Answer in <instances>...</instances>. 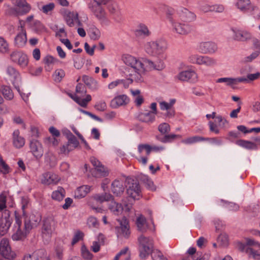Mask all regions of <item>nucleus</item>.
Returning <instances> with one entry per match:
<instances>
[{
    "instance_id": "nucleus-1",
    "label": "nucleus",
    "mask_w": 260,
    "mask_h": 260,
    "mask_svg": "<svg viewBox=\"0 0 260 260\" xmlns=\"http://www.w3.org/2000/svg\"><path fill=\"white\" fill-rule=\"evenodd\" d=\"M124 63L129 68L126 70L130 78L128 80L130 83L133 81L142 82L143 81V74L146 70V67L150 70L162 71L165 68L164 61L160 59H157L154 61L148 59L139 58L130 55H126L123 57Z\"/></svg>"
},
{
    "instance_id": "nucleus-2",
    "label": "nucleus",
    "mask_w": 260,
    "mask_h": 260,
    "mask_svg": "<svg viewBox=\"0 0 260 260\" xmlns=\"http://www.w3.org/2000/svg\"><path fill=\"white\" fill-rule=\"evenodd\" d=\"M167 48V43L164 39L147 42L144 45L145 52L149 55L156 56L163 53Z\"/></svg>"
},
{
    "instance_id": "nucleus-3",
    "label": "nucleus",
    "mask_w": 260,
    "mask_h": 260,
    "mask_svg": "<svg viewBox=\"0 0 260 260\" xmlns=\"http://www.w3.org/2000/svg\"><path fill=\"white\" fill-rule=\"evenodd\" d=\"M138 241L139 245V256L141 259H146L153 248V240L141 235L138 238Z\"/></svg>"
},
{
    "instance_id": "nucleus-4",
    "label": "nucleus",
    "mask_w": 260,
    "mask_h": 260,
    "mask_svg": "<svg viewBox=\"0 0 260 260\" xmlns=\"http://www.w3.org/2000/svg\"><path fill=\"white\" fill-rule=\"evenodd\" d=\"M107 1L103 0L94 1L88 4V8L94 16L100 21H104L106 18V12L102 7Z\"/></svg>"
},
{
    "instance_id": "nucleus-5",
    "label": "nucleus",
    "mask_w": 260,
    "mask_h": 260,
    "mask_svg": "<svg viewBox=\"0 0 260 260\" xmlns=\"http://www.w3.org/2000/svg\"><path fill=\"white\" fill-rule=\"evenodd\" d=\"M171 25L172 32L179 36H185L193 31V26L192 25L176 20L171 23Z\"/></svg>"
},
{
    "instance_id": "nucleus-6",
    "label": "nucleus",
    "mask_w": 260,
    "mask_h": 260,
    "mask_svg": "<svg viewBox=\"0 0 260 260\" xmlns=\"http://www.w3.org/2000/svg\"><path fill=\"white\" fill-rule=\"evenodd\" d=\"M61 15L69 26L73 27L76 24L79 26H82V23L79 19V15L77 12L64 10L61 12Z\"/></svg>"
},
{
    "instance_id": "nucleus-7",
    "label": "nucleus",
    "mask_w": 260,
    "mask_h": 260,
    "mask_svg": "<svg viewBox=\"0 0 260 260\" xmlns=\"http://www.w3.org/2000/svg\"><path fill=\"white\" fill-rule=\"evenodd\" d=\"M122 203L124 207L121 204L116 202L114 200H112L108 206V208L112 213L117 215L121 214L123 211L126 213L129 212L132 208V204L126 203L124 201Z\"/></svg>"
},
{
    "instance_id": "nucleus-8",
    "label": "nucleus",
    "mask_w": 260,
    "mask_h": 260,
    "mask_svg": "<svg viewBox=\"0 0 260 260\" xmlns=\"http://www.w3.org/2000/svg\"><path fill=\"white\" fill-rule=\"evenodd\" d=\"M128 184L126 190L128 196L134 200H139L141 197V190L139 182L134 179H128Z\"/></svg>"
},
{
    "instance_id": "nucleus-9",
    "label": "nucleus",
    "mask_w": 260,
    "mask_h": 260,
    "mask_svg": "<svg viewBox=\"0 0 260 260\" xmlns=\"http://www.w3.org/2000/svg\"><path fill=\"white\" fill-rule=\"evenodd\" d=\"M0 253L3 257L8 260H13L16 256L15 252L11 249L9 240L6 238H3L1 241Z\"/></svg>"
},
{
    "instance_id": "nucleus-10",
    "label": "nucleus",
    "mask_w": 260,
    "mask_h": 260,
    "mask_svg": "<svg viewBox=\"0 0 260 260\" xmlns=\"http://www.w3.org/2000/svg\"><path fill=\"white\" fill-rule=\"evenodd\" d=\"M55 222L51 218L44 220L42 228V235L44 239L47 242L50 239L52 233L54 230Z\"/></svg>"
},
{
    "instance_id": "nucleus-11",
    "label": "nucleus",
    "mask_w": 260,
    "mask_h": 260,
    "mask_svg": "<svg viewBox=\"0 0 260 260\" xmlns=\"http://www.w3.org/2000/svg\"><path fill=\"white\" fill-rule=\"evenodd\" d=\"M190 62L198 64H204L207 66H212L216 64V60L207 56H201L193 54L189 57Z\"/></svg>"
},
{
    "instance_id": "nucleus-12",
    "label": "nucleus",
    "mask_w": 260,
    "mask_h": 260,
    "mask_svg": "<svg viewBox=\"0 0 260 260\" xmlns=\"http://www.w3.org/2000/svg\"><path fill=\"white\" fill-rule=\"evenodd\" d=\"M11 60L19 64L22 68L26 67L28 63L27 55L20 51H13L10 55Z\"/></svg>"
},
{
    "instance_id": "nucleus-13",
    "label": "nucleus",
    "mask_w": 260,
    "mask_h": 260,
    "mask_svg": "<svg viewBox=\"0 0 260 260\" xmlns=\"http://www.w3.org/2000/svg\"><path fill=\"white\" fill-rule=\"evenodd\" d=\"M6 74L8 79L13 83L15 88L19 92L18 83L20 81V75L18 71L13 67L9 66L6 69Z\"/></svg>"
},
{
    "instance_id": "nucleus-14",
    "label": "nucleus",
    "mask_w": 260,
    "mask_h": 260,
    "mask_svg": "<svg viewBox=\"0 0 260 260\" xmlns=\"http://www.w3.org/2000/svg\"><path fill=\"white\" fill-rule=\"evenodd\" d=\"M15 223L14 224L16 233L12 235V239L15 241H19L23 239L29 232H23L21 229L22 221L20 216L15 214Z\"/></svg>"
},
{
    "instance_id": "nucleus-15",
    "label": "nucleus",
    "mask_w": 260,
    "mask_h": 260,
    "mask_svg": "<svg viewBox=\"0 0 260 260\" xmlns=\"http://www.w3.org/2000/svg\"><path fill=\"white\" fill-rule=\"evenodd\" d=\"M177 78L181 81L196 83L198 80L197 74L193 70H188L180 72Z\"/></svg>"
},
{
    "instance_id": "nucleus-16",
    "label": "nucleus",
    "mask_w": 260,
    "mask_h": 260,
    "mask_svg": "<svg viewBox=\"0 0 260 260\" xmlns=\"http://www.w3.org/2000/svg\"><path fill=\"white\" fill-rule=\"evenodd\" d=\"M246 241L247 245L253 246L247 248L246 252L250 253L254 258L260 259V245L252 239L247 238Z\"/></svg>"
},
{
    "instance_id": "nucleus-17",
    "label": "nucleus",
    "mask_w": 260,
    "mask_h": 260,
    "mask_svg": "<svg viewBox=\"0 0 260 260\" xmlns=\"http://www.w3.org/2000/svg\"><path fill=\"white\" fill-rule=\"evenodd\" d=\"M29 148L31 152L37 159L42 157L44 150L42 144L39 141L34 139H30Z\"/></svg>"
},
{
    "instance_id": "nucleus-18",
    "label": "nucleus",
    "mask_w": 260,
    "mask_h": 260,
    "mask_svg": "<svg viewBox=\"0 0 260 260\" xmlns=\"http://www.w3.org/2000/svg\"><path fill=\"white\" fill-rule=\"evenodd\" d=\"M41 221L39 215L30 214L28 216L25 217L24 229L26 232H29L32 228L37 226Z\"/></svg>"
},
{
    "instance_id": "nucleus-19",
    "label": "nucleus",
    "mask_w": 260,
    "mask_h": 260,
    "mask_svg": "<svg viewBox=\"0 0 260 260\" xmlns=\"http://www.w3.org/2000/svg\"><path fill=\"white\" fill-rule=\"evenodd\" d=\"M200 52L204 54H212L215 53L217 50L216 44L212 42H203L198 46Z\"/></svg>"
},
{
    "instance_id": "nucleus-20",
    "label": "nucleus",
    "mask_w": 260,
    "mask_h": 260,
    "mask_svg": "<svg viewBox=\"0 0 260 260\" xmlns=\"http://www.w3.org/2000/svg\"><path fill=\"white\" fill-rule=\"evenodd\" d=\"M111 191L117 197H120L125 189L124 181L121 179L114 180L111 184Z\"/></svg>"
},
{
    "instance_id": "nucleus-21",
    "label": "nucleus",
    "mask_w": 260,
    "mask_h": 260,
    "mask_svg": "<svg viewBox=\"0 0 260 260\" xmlns=\"http://www.w3.org/2000/svg\"><path fill=\"white\" fill-rule=\"evenodd\" d=\"M20 32L17 35L15 38V44L18 47H23L26 42V33L23 26L21 24V21H20Z\"/></svg>"
},
{
    "instance_id": "nucleus-22",
    "label": "nucleus",
    "mask_w": 260,
    "mask_h": 260,
    "mask_svg": "<svg viewBox=\"0 0 260 260\" xmlns=\"http://www.w3.org/2000/svg\"><path fill=\"white\" fill-rule=\"evenodd\" d=\"M234 33L233 39L235 40L245 42L252 39V35L249 32L244 30L232 29Z\"/></svg>"
},
{
    "instance_id": "nucleus-23",
    "label": "nucleus",
    "mask_w": 260,
    "mask_h": 260,
    "mask_svg": "<svg viewBox=\"0 0 260 260\" xmlns=\"http://www.w3.org/2000/svg\"><path fill=\"white\" fill-rule=\"evenodd\" d=\"M179 16L185 22H192L196 20V15L185 8H181L177 11Z\"/></svg>"
},
{
    "instance_id": "nucleus-24",
    "label": "nucleus",
    "mask_w": 260,
    "mask_h": 260,
    "mask_svg": "<svg viewBox=\"0 0 260 260\" xmlns=\"http://www.w3.org/2000/svg\"><path fill=\"white\" fill-rule=\"evenodd\" d=\"M236 6L239 9L244 12L248 11L253 12L258 9L257 6L251 5L250 0H239L236 3Z\"/></svg>"
},
{
    "instance_id": "nucleus-25",
    "label": "nucleus",
    "mask_w": 260,
    "mask_h": 260,
    "mask_svg": "<svg viewBox=\"0 0 260 260\" xmlns=\"http://www.w3.org/2000/svg\"><path fill=\"white\" fill-rule=\"evenodd\" d=\"M117 221L119 223L120 234L125 238L129 237L131 232L129 231V226L128 221L125 217H123L121 219H118Z\"/></svg>"
},
{
    "instance_id": "nucleus-26",
    "label": "nucleus",
    "mask_w": 260,
    "mask_h": 260,
    "mask_svg": "<svg viewBox=\"0 0 260 260\" xmlns=\"http://www.w3.org/2000/svg\"><path fill=\"white\" fill-rule=\"evenodd\" d=\"M164 147L162 146H150L149 144H141L138 145V150L140 154H141L142 152L145 150L146 151V156L150 155L152 151H160L164 150Z\"/></svg>"
},
{
    "instance_id": "nucleus-27",
    "label": "nucleus",
    "mask_w": 260,
    "mask_h": 260,
    "mask_svg": "<svg viewBox=\"0 0 260 260\" xmlns=\"http://www.w3.org/2000/svg\"><path fill=\"white\" fill-rule=\"evenodd\" d=\"M59 180L60 178L57 175L53 173L47 172L43 174L42 179V183L46 185L51 184H56Z\"/></svg>"
},
{
    "instance_id": "nucleus-28",
    "label": "nucleus",
    "mask_w": 260,
    "mask_h": 260,
    "mask_svg": "<svg viewBox=\"0 0 260 260\" xmlns=\"http://www.w3.org/2000/svg\"><path fill=\"white\" fill-rule=\"evenodd\" d=\"M44 258H47L46 251L44 249H39L34 252L32 255L24 256L23 260H43Z\"/></svg>"
},
{
    "instance_id": "nucleus-29",
    "label": "nucleus",
    "mask_w": 260,
    "mask_h": 260,
    "mask_svg": "<svg viewBox=\"0 0 260 260\" xmlns=\"http://www.w3.org/2000/svg\"><path fill=\"white\" fill-rule=\"evenodd\" d=\"M128 98L126 95H120L115 97L111 102V106L113 108H117L119 106L126 105L128 103Z\"/></svg>"
},
{
    "instance_id": "nucleus-30",
    "label": "nucleus",
    "mask_w": 260,
    "mask_h": 260,
    "mask_svg": "<svg viewBox=\"0 0 260 260\" xmlns=\"http://www.w3.org/2000/svg\"><path fill=\"white\" fill-rule=\"evenodd\" d=\"M14 5L18 8L19 14L21 15L27 14L31 9L30 6L25 0H17Z\"/></svg>"
},
{
    "instance_id": "nucleus-31",
    "label": "nucleus",
    "mask_w": 260,
    "mask_h": 260,
    "mask_svg": "<svg viewBox=\"0 0 260 260\" xmlns=\"http://www.w3.org/2000/svg\"><path fill=\"white\" fill-rule=\"evenodd\" d=\"M13 144L14 147L17 148H20L25 144V140L20 136V132L18 129H16L13 132Z\"/></svg>"
},
{
    "instance_id": "nucleus-32",
    "label": "nucleus",
    "mask_w": 260,
    "mask_h": 260,
    "mask_svg": "<svg viewBox=\"0 0 260 260\" xmlns=\"http://www.w3.org/2000/svg\"><path fill=\"white\" fill-rule=\"evenodd\" d=\"M138 119L142 122L150 123L155 120V116L153 113L149 111L146 113H140L138 116Z\"/></svg>"
},
{
    "instance_id": "nucleus-33",
    "label": "nucleus",
    "mask_w": 260,
    "mask_h": 260,
    "mask_svg": "<svg viewBox=\"0 0 260 260\" xmlns=\"http://www.w3.org/2000/svg\"><path fill=\"white\" fill-rule=\"evenodd\" d=\"M82 81L92 90H96L98 88V82L92 77L83 75L82 78Z\"/></svg>"
},
{
    "instance_id": "nucleus-34",
    "label": "nucleus",
    "mask_w": 260,
    "mask_h": 260,
    "mask_svg": "<svg viewBox=\"0 0 260 260\" xmlns=\"http://www.w3.org/2000/svg\"><path fill=\"white\" fill-rule=\"evenodd\" d=\"M136 225L138 230L142 233L146 232L148 229L146 219L143 215H140L137 218Z\"/></svg>"
},
{
    "instance_id": "nucleus-35",
    "label": "nucleus",
    "mask_w": 260,
    "mask_h": 260,
    "mask_svg": "<svg viewBox=\"0 0 260 260\" xmlns=\"http://www.w3.org/2000/svg\"><path fill=\"white\" fill-rule=\"evenodd\" d=\"M90 191V186L83 185L77 188L75 191L74 197L75 198L80 199L84 198Z\"/></svg>"
},
{
    "instance_id": "nucleus-36",
    "label": "nucleus",
    "mask_w": 260,
    "mask_h": 260,
    "mask_svg": "<svg viewBox=\"0 0 260 260\" xmlns=\"http://www.w3.org/2000/svg\"><path fill=\"white\" fill-rule=\"evenodd\" d=\"M94 199L100 203L108 202L114 200L113 196L110 193L104 192L102 194H97L94 196Z\"/></svg>"
},
{
    "instance_id": "nucleus-37",
    "label": "nucleus",
    "mask_w": 260,
    "mask_h": 260,
    "mask_svg": "<svg viewBox=\"0 0 260 260\" xmlns=\"http://www.w3.org/2000/svg\"><path fill=\"white\" fill-rule=\"evenodd\" d=\"M64 196L65 190L60 186L58 187L57 189L54 191L52 193V198L58 201L62 200Z\"/></svg>"
},
{
    "instance_id": "nucleus-38",
    "label": "nucleus",
    "mask_w": 260,
    "mask_h": 260,
    "mask_svg": "<svg viewBox=\"0 0 260 260\" xmlns=\"http://www.w3.org/2000/svg\"><path fill=\"white\" fill-rule=\"evenodd\" d=\"M236 144L239 146L248 149H257V146L255 143L248 141L239 140L237 141Z\"/></svg>"
},
{
    "instance_id": "nucleus-39",
    "label": "nucleus",
    "mask_w": 260,
    "mask_h": 260,
    "mask_svg": "<svg viewBox=\"0 0 260 260\" xmlns=\"http://www.w3.org/2000/svg\"><path fill=\"white\" fill-rule=\"evenodd\" d=\"M132 94L134 96V102L137 107H140L144 102V99L140 94L139 89L131 90Z\"/></svg>"
},
{
    "instance_id": "nucleus-40",
    "label": "nucleus",
    "mask_w": 260,
    "mask_h": 260,
    "mask_svg": "<svg viewBox=\"0 0 260 260\" xmlns=\"http://www.w3.org/2000/svg\"><path fill=\"white\" fill-rule=\"evenodd\" d=\"M88 34L91 39L93 40H98L101 37V32L100 30L95 26L89 28Z\"/></svg>"
},
{
    "instance_id": "nucleus-41",
    "label": "nucleus",
    "mask_w": 260,
    "mask_h": 260,
    "mask_svg": "<svg viewBox=\"0 0 260 260\" xmlns=\"http://www.w3.org/2000/svg\"><path fill=\"white\" fill-rule=\"evenodd\" d=\"M137 35L138 36H148L150 34V32L147 27L143 24H140L138 29L136 30Z\"/></svg>"
},
{
    "instance_id": "nucleus-42",
    "label": "nucleus",
    "mask_w": 260,
    "mask_h": 260,
    "mask_svg": "<svg viewBox=\"0 0 260 260\" xmlns=\"http://www.w3.org/2000/svg\"><path fill=\"white\" fill-rule=\"evenodd\" d=\"M153 260H168L162 253L157 249H152L151 253Z\"/></svg>"
},
{
    "instance_id": "nucleus-43",
    "label": "nucleus",
    "mask_w": 260,
    "mask_h": 260,
    "mask_svg": "<svg viewBox=\"0 0 260 260\" xmlns=\"http://www.w3.org/2000/svg\"><path fill=\"white\" fill-rule=\"evenodd\" d=\"M2 93L4 98L7 100H11L13 97V93L10 87L4 86L2 88Z\"/></svg>"
},
{
    "instance_id": "nucleus-44",
    "label": "nucleus",
    "mask_w": 260,
    "mask_h": 260,
    "mask_svg": "<svg viewBox=\"0 0 260 260\" xmlns=\"http://www.w3.org/2000/svg\"><path fill=\"white\" fill-rule=\"evenodd\" d=\"M76 103L78 104L80 106L82 107H86L88 104V103L91 100V96L89 94H87L86 96L85 99H81L79 96L78 98H76Z\"/></svg>"
},
{
    "instance_id": "nucleus-45",
    "label": "nucleus",
    "mask_w": 260,
    "mask_h": 260,
    "mask_svg": "<svg viewBox=\"0 0 260 260\" xmlns=\"http://www.w3.org/2000/svg\"><path fill=\"white\" fill-rule=\"evenodd\" d=\"M206 140H208V139L203 137L196 136L187 138L184 141V142L185 144H192L200 141H204Z\"/></svg>"
},
{
    "instance_id": "nucleus-46",
    "label": "nucleus",
    "mask_w": 260,
    "mask_h": 260,
    "mask_svg": "<svg viewBox=\"0 0 260 260\" xmlns=\"http://www.w3.org/2000/svg\"><path fill=\"white\" fill-rule=\"evenodd\" d=\"M128 251V248L127 247H124L123 249H121L118 253L117 254V255L115 256L114 260H119L120 256L124 255H126V257L125 258V260H130V254L128 253L127 254Z\"/></svg>"
},
{
    "instance_id": "nucleus-47",
    "label": "nucleus",
    "mask_w": 260,
    "mask_h": 260,
    "mask_svg": "<svg viewBox=\"0 0 260 260\" xmlns=\"http://www.w3.org/2000/svg\"><path fill=\"white\" fill-rule=\"evenodd\" d=\"M65 76V72L62 69H57L54 73V80L60 82Z\"/></svg>"
},
{
    "instance_id": "nucleus-48",
    "label": "nucleus",
    "mask_w": 260,
    "mask_h": 260,
    "mask_svg": "<svg viewBox=\"0 0 260 260\" xmlns=\"http://www.w3.org/2000/svg\"><path fill=\"white\" fill-rule=\"evenodd\" d=\"M170 126L167 123H162L159 125L158 129L162 135H166L170 131Z\"/></svg>"
},
{
    "instance_id": "nucleus-49",
    "label": "nucleus",
    "mask_w": 260,
    "mask_h": 260,
    "mask_svg": "<svg viewBox=\"0 0 260 260\" xmlns=\"http://www.w3.org/2000/svg\"><path fill=\"white\" fill-rule=\"evenodd\" d=\"M82 255L86 260H90L92 259L93 255L92 253L83 245L81 247Z\"/></svg>"
},
{
    "instance_id": "nucleus-50",
    "label": "nucleus",
    "mask_w": 260,
    "mask_h": 260,
    "mask_svg": "<svg viewBox=\"0 0 260 260\" xmlns=\"http://www.w3.org/2000/svg\"><path fill=\"white\" fill-rule=\"evenodd\" d=\"M0 172L3 174H7L10 172V167L2 158H0Z\"/></svg>"
},
{
    "instance_id": "nucleus-51",
    "label": "nucleus",
    "mask_w": 260,
    "mask_h": 260,
    "mask_svg": "<svg viewBox=\"0 0 260 260\" xmlns=\"http://www.w3.org/2000/svg\"><path fill=\"white\" fill-rule=\"evenodd\" d=\"M8 50V43L3 38L0 37V52L2 53H6Z\"/></svg>"
},
{
    "instance_id": "nucleus-52",
    "label": "nucleus",
    "mask_w": 260,
    "mask_h": 260,
    "mask_svg": "<svg viewBox=\"0 0 260 260\" xmlns=\"http://www.w3.org/2000/svg\"><path fill=\"white\" fill-rule=\"evenodd\" d=\"M178 136L175 134L166 135L164 137L159 138L157 137V139L161 142L167 143L171 142L172 140L177 138Z\"/></svg>"
},
{
    "instance_id": "nucleus-53",
    "label": "nucleus",
    "mask_w": 260,
    "mask_h": 260,
    "mask_svg": "<svg viewBox=\"0 0 260 260\" xmlns=\"http://www.w3.org/2000/svg\"><path fill=\"white\" fill-rule=\"evenodd\" d=\"M174 13V10L172 8H168L166 11V18L170 24L175 20L173 16Z\"/></svg>"
},
{
    "instance_id": "nucleus-54",
    "label": "nucleus",
    "mask_w": 260,
    "mask_h": 260,
    "mask_svg": "<svg viewBox=\"0 0 260 260\" xmlns=\"http://www.w3.org/2000/svg\"><path fill=\"white\" fill-rule=\"evenodd\" d=\"M259 54V52L256 51L252 53L250 55L245 57L243 59V61L245 62H248L252 61L253 59H255Z\"/></svg>"
},
{
    "instance_id": "nucleus-55",
    "label": "nucleus",
    "mask_w": 260,
    "mask_h": 260,
    "mask_svg": "<svg viewBox=\"0 0 260 260\" xmlns=\"http://www.w3.org/2000/svg\"><path fill=\"white\" fill-rule=\"evenodd\" d=\"M98 172L99 175L101 176H106L108 174V172L107 170V169L104 167V166L101 164L98 167L95 169Z\"/></svg>"
},
{
    "instance_id": "nucleus-56",
    "label": "nucleus",
    "mask_w": 260,
    "mask_h": 260,
    "mask_svg": "<svg viewBox=\"0 0 260 260\" xmlns=\"http://www.w3.org/2000/svg\"><path fill=\"white\" fill-rule=\"evenodd\" d=\"M86 89L85 86L81 84L78 83L76 87V92L82 94H85L86 93Z\"/></svg>"
},
{
    "instance_id": "nucleus-57",
    "label": "nucleus",
    "mask_w": 260,
    "mask_h": 260,
    "mask_svg": "<svg viewBox=\"0 0 260 260\" xmlns=\"http://www.w3.org/2000/svg\"><path fill=\"white\" fill-rule=\"evenodd\" d=\"M83 237V233L81 232L78 231L76 233L72 241V245H74L77 243L80 240L82 239Z\"/></svg>"
},
{
    "instance_id": "nucleus-58",
    "label": "nucleus",
    "mask_w": 260,
    "mask_h": 260,
    "mask_svg": "<svg viewBox=\"0 0 260 260\" xmlns=\"http://www.w3.org/2000/svg\"><path fill=\"white\" fill-rule=\"evenodd\" d=\"M233 78H221L217 79L216 82L217 83H226L228 85H231L234 84Z\"/></svg>"
},
{
    "instance_id": "nucleus-59",
    "label": "nucleus",
    "mask_w": 260,
    "mask_h": 260,
    "mask_svg": "<svg viewBox=\"0 0 260 260\" xmlns=\"http://www.w3.org/2000/svg\"><path fill=\"white\" fill-rule=\"evenodd\" d=\"M106 104L104 101H100L97 103L94 106V108L100 111H104L106 109Z\"/></svg>"
},
{
    "instance_id": "nucleus-60",
    "label": "nucleus",
    "mask_w": 260,
    "mask_h": 260,
    "mask_svg": "<svg viewBox=\"0 0 260 260\" xmlns=\"http://www.w3.org/2000/svg\"><path fill=\"white\" fill-rule=\"evenodd\" d=\"M87 224L90 228H96L98 225L96 219L93 217H90L88 219Z\"/></svg>"
},
{
    "instance_id": "nucleus-61",
    "label": "nucleus",
    "mask_w": 260,
    "mask_h": 260,
    "mask_svg": "<svg viewBox=\"0 0 260 260\" xmlns=\"http://www.w3.org/2000/svg\"><path fill=\"white\" fill-rule=\"evenodd\" d=\"M55 5L53 3H49V4L44 5L42 7V11L44 13H47L48 12L51 11L54 9Z\"/></svg>"
},
{
    "instance_id": "nucleus-62",
    "label": "nucleus",
    "mask_w": 260,
    "mask_h": 260,
    "mask_svg": "<svg viewBox=\"0 0 260 260\" xmlns=\"http://www.w3.org/2000/svg\"><path fill=\"white\" fill-rule=\"evenodd\" d=\"M124 80L120 79L113 81L108 85V88L109 89H113L115 88L116 86H117L118 85L121 84H124Z\"/></svg>"
},
{
    "instance_id": "nucleus-63",
    "label": "nucleus",
    "mask_w": 260,
    "mask_h": 260,
    "mask_svg": "<svg viewBox=\"0 0 260 260\" xmlns=\"http://www.w3.org/2000/svg\"><path fill=\"white\" fill-rule=\"evenodd\" d=\"M260 77V73L256 72L254 74H249L247 75L248 82L253 81L258 79Z\"/></svg>"
},
{
    "instance_id": "nucleus-64",
    "label": "nucleus",
    "mask_w": 260,
    "mask_h": 260,
    "mask_svg": "<svg viewBox=\"0 0 260 260\" xmlns=\"http://www.w3.org/2000/svg\"><path fill=\"white\" fill-rule=\"evenodd\" d=\"M19 11L18 8L16 7V8H10L7 11V13L9 15L19 16Z\"/></svg>"
}]
</instances>
